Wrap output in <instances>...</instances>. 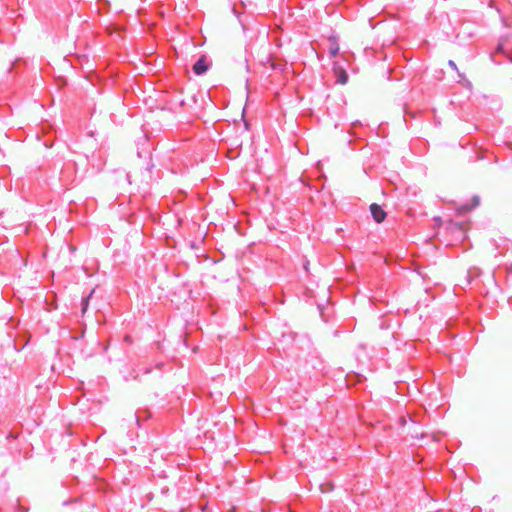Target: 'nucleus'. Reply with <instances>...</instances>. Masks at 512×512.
I'll return each mask as SVG.
<instances>
[{"label":"nucleus","mask_w":512,"mask_h":512,"mask_svg":"<svg viewBox=\"0 0 512 512\" xmlns=\"http://www.w3.org/2000/svg\"><path fill=\"white\" fill-rule=\"evenodd\" d=\"M136 418H137V422H139L140 416L138 414L136 415Z\"/></svg>","instance_id":"obj_12"},{"label":"nucleus","mask_w":512,"mask_h":512,"mask_svg":"<svg viewBox=\"0 0 512 512\" xmlns=\"http://www.w3.org/2000/svg\"><path fill=\"white\" fill-rule=\"evenodd\" d=\"M210 68V63L207 60V57L205 55H202L199 57V59L194 63L192 69L193 72L196 75H203L205 74Z\"/></svg>","instance_id":"obj_1"},{"label":"nucleus","mask_w":512,"mask_h":512,"mask_svg":"<svg viewBox=\"0 0 512 512\" xmlns=\"http://www.w3.org/2000/svg\"><path fill=\"white\" fill-rule=\"evenodd\" d=\"M480 205V197L478 195H474L472 198H471V202L470 203H465L463 204L460 208H459V211L461 213H466V212H469L473 209H475L476 207H478Z\"/></svg>","instance_id":"obj_3"},{"label":"nucleus","mask_w":512,"mask_h":512,"mask_svg":"<svg viewBox=\"0 0 512 512\" xmlns=\"http://www.w3.org/2000/svg\"><path fill=\"white\" fill-rule=\"evenodd\" d=\"M448 65H449V67H451L453 70H455V71H457V72H458L457 65H456V63H455L453 60H449V61H448Z\"/></svg>","instance_id":"obj_7"},{"label":"nucleus","mask_w":512,"mask_h":512,"mask_svg":"<svg viewBox=\"0 0 512 512\" xmlns=\"http://www.w3.org/2000/svg\"><path fill=\"white\" fill-rule=\"evenodd\" d=\"M153 168H154V164L151 162V159H150L145 168V172L142 173V181L148 183L149 181L152 180Z\"/></svg>","instance_id":"obj_4"},{"label":"nucleus","mask_w":512,"mask_h":512,"mask_svg":"<svg viewBox=\"0 0 512 512\" xmlns=\"http://www.w3.org/2000/svg\"><path fill=\"white\" fill-rule=\"evenodd\" d=\"M329 54L331 58H334L339 54V45L336 42L330 45Z\"/></svg>","instance_id":"obj_5"},{"label":"nucleus","mask_w":512,"mask_h":512,"mask_svg":"<svg viewBox=\"0 0 512 512\" xmlns=\"http://www.w3.org/2000/svg\"><path fill=\"white\" fill-rule=\"evenodd\" d=\"M347 80H348V76L346 73H344L343 76H341V78H340V82L342 84H345L347 82Z\"/></svg>","instance_id":"obj_8"},{"label":"nucleus","mask_w":512,"mask_h":512,"mask_svg":"<svg viewBox=\"0 0 512 512\" xmlns=\"http://www.w3.org/2000/svg\"><path fill=\"white\" fill-rule=\"evenodd\" d=\"M94 291H91V293L86 297L82 299V310L85 311L88 307L89 298L92 296Z\"/></svg>","instance_id":"obj_6"},{"label":"nucleus","mask_w":512,"mask_h":512,"mask_svg":"<svg viewBox=\"0 0 512 512\" xmlns=\"http://www.w3.org/2000/svg\"><path fill=\"white\" fill-rule=\"evenodd\" d=\"M129 339H130V336H128V335H127V336L125 337V340H126V341H129Z\"/></svg>","instance_id":"obj_11"},{"label":"nucleus","mask_w":512,"mask_h":512,"mask_svg":"<svg viewBox=\"0 0 512 512\" xmlns=\"http://www.w3.org/2000/svg\"><path fill=\"white\" fill-rule=\"evenodd\" d=\"M130 177H131L130 174H127V179H128L129 182H131L130 181Z\"/></svg>","instance_id":"obj_10"},{"label":"nucleus","mask_w":512,"mask_h":512,"mask_svg":"<svg viewBox=\"0 0 512 512\" xmlns=\"http://www.w3.org/2000/svg\"><path fill=\"white\" fill-rule=\"evenodd\" d=\"M150 372H151V368H146V369L144 370V373H145V374H148V373H150Z\"/></svg>","instance_id":"obj_9"},{"label":"nucleus","mask_w":512,"mask_h":512,"mask_svg":"<svg viewBox=\"0 0 512 512\" xmlns=\"http://www.w3.org/2000/svg\"><path fill=\"white\" fill-rule=\"evenodd\" d=\"M370 212H371L373 219L377 223H382L386 219V216H387L386 212L380 205H378L376 203H373L370 205Z\"/></svg>","instance_id":"obj_2"},{"label":"nucleus","mask_w":512,"mask_h":512,"mask_svg":"<svg viewBox=\"0 0 512 512\" xmlns=\"http://www.w3.org/2000/svg\"><path fill=\"white\" fill-rule=\"evenodd\" d=\"M509 272L512 273V265L509 267Z\"/></svg>","instance_id":"obj_13"}]
</instances>
